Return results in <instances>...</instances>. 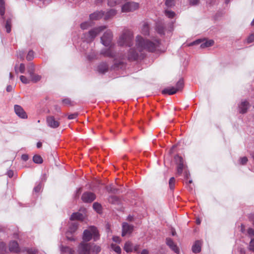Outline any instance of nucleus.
Segmentation results:
<instances>
[{
    "label": "nucleus",
    "instance_id": "1",
    "mask_svg": "<svg viewBox=\"0 0 254 254\" xmlns=\"http://www.w3.org/2000/svg\"><path fill=\"white\" fill-rule=\"evenodd\" d=\"M161 40L158 38L148 39L137 35L135 38V47L139 52H154L160 47Z\"/></svg>",
    "mask_w": 254,
    "mask_h": 254
},
{
    "label": "nucleus",
    "instance_id": "2",
    "mask_svg": "<svg viewBox=\"0 0 254 254\" xmlns=\"http://www.w3.org/2000/svg\"><path fill=\"white\" fill-rule=\"evenodd\" d=\"M133 35L129 30H125L120 36L118 43L121 46L130 47L133 44Z\"/></svg>",
    "mask_w": 254,
    "mask_h": 254
},
{
    "label": "nucleus",
    "instance_id": "3",
    "mask_svg": "<svg viewBox=\"0 0 254 254\" xmlns=\"http://www.w3.org/2000/svg\"><path fill=\"white\" fill-rule=\"evenodd\" d=\"M93 236L94 241H96L99 237L98 231L96 227L91 226L89 229L84 230L83 235V242L85 243L91 240Z\"/></svg>",
    "mask_w": 254,
    "mask_h": 254
},
{
    "label": "nucleus",
    "instance_id": "4",
    "mask_svg": "<svg viewBox=\"0 0 254 254\" xmlns=\"http://www.w3.org/2000/svg\"><path fill=\"white\" fill-rule=\"evenodd\" d=\"M144 57L143 52H139L137 49L130 48L128 52L127 59L129 61H134Z\"/></svg>",
    "mask_w": 254,
    "mask_h": 254
},
{
    "label": "nucleus",
    "instance_id": "5",
    "mask_svg": "<svg viewBox=\"0 0 254 254\" xmlns=\"http://www.w3.org/2000/svg\"><path fill=\"white\" fill-rule=\"evenodd\" d=\"M113 39V33L110 30H107L101 37V41L106 47H111Z\"/></svg>",
    "mask_w": 254,
    "mask_h": 254
},
{
    "label": "nucleus",
    "instance_id": "6",
    "mask_svg": "<svg viewBox=\"0 0 254 254\" xmlns=\"http://www.w3.org/2000/svg\"><path fill=\"white\" fill-rule=\"evenodd\" d=\"M91 245L85 242H82L78 246L77 253L78 254H90Z\"/></svg>",
    "mask_w": 254,
    "mask_h": 254
},
{
    "label": "nucleus",
    "instance_id": "7",
    "mask_svg": "<svg viewBox=\"0 0 254 254\" xmlns=\"http://www.w3.org/2000/svg\"><path fill=\"white\" fill-rule=\"evenodd\" d=\"M139 7V4L135 2H127L122 6V11L128 12L136 10Z\"/></svg>",
    "mask_w": 254,
    "mask_h": 254
},
{
    "label": "nucleus",
    "instance_id": "8",
    "mask_svg": "<svg viewBox=\"0 0 254 254\" xmlns=\"http://www.w3.org/2000/svg\"><path fill=\"white\" fill-rule=\"evenodd\" d=\"M78 223L76 222L72 223L69 226L68 230L66 233V238L70 241H75V239L71 235L75 233L78 228Z\"/></svg>",
    "mask_w": 254,
    "mask_h": 254
},
{
    "label": "nucleus",
    "instance_id": "9",
    "mask_svg": "<svg viewBox=\"0 0 254 254\" xmlns=\"http://www.w3.org/2000/svg\"><path fill=\"white\" fill-rule=\"evenodd\" d=\"M60 119L56 120L53 116H49L46 118V122L48 127L52 128H58L60 125Z\"/></svg>",
    "mask_w": 254,
    "mask_h": 254
},
{
    "label": "nucleus",
    "instance_id": "10",
    "mask_svg": "<svg viewBox=\"0 0 254 254\" xmlns=\"http://www.w3.org/2000/svg\"><path fill=\"white\" fill-rule=\"evenodd\" d=\"M175 160L177 164V173L179 175H181L186 168V166L184 164V159L182 157L177 155L175 157Z\"/></svg>",
    "mask_w": 254,
    "mask_h": 254
},
{
    "label": "nucleus",
    "instance_id": "11",
    "mask_svg": "<svg viewBox=\"0 0 254 254\" xmlns=\"http://www.w3.org/2000/svg\"><path fill=\"white\" fill-rule=\"evenodd\" d=\"M107 27L106 26H101L95 28H93L88 32V34L91 41L93 40L94 38L99 34L102 31L106 29Z\"/></svg>",
    "mask_w": 254,
    "mask_h": 254
},
{
    "label": "nucleus",
    "instance_id": "12",
    "mask_svg": "<svg viewBox=\"0 0 254 254\" xmlns=\"http://www.w3.org/2000/svg\"><path fill=\"white\" fill-rule=\"evenodd\" d=\"M28 73L29 74L30 82L31 81L34 83H36L40 80L41 76L34 73V68L33 65H31L28 67Z\"/></svg>",
    "mask_w": 254,
    "mask_h": 254
},
{
    "label": "nucleus",
    "instance_id": "13",
    "mask_svg": "<svg viewBox=\"0 0 254 254\" xmlns=\"http://www.w3.org/2000/svg\"><path fill=\"white\" fill-rule=\"evenodd\" d=\"M96 198L95 194L91 192H85L81 196L82 200L85 203H91Z\"/></svg>",
    "mask_w": 254,
    "mask_h": 254
},
{
    "label": "nucleus",
    "instance_id": "14",
    "mask_svg": "<svg viewBox=\"0 0 254 254\" xmlns=\"http://www.w3.org/2000/svg\"><path fill=\"white\" fill-rule=\"evenodd\" d=\"M133 230V226L131 225H129L127 223L124 222L122 225V236L124 237L127 234H131Z\"/></svg>",
    "mask_w": 254,
    "mask_h": 254
},
{
    "label": "nucleus",
    "instance_id": "15",
    "mask_svg": "<svg viewBox=\"0 0 254 254\" xmlns=\"http://www.w3.org/2000/svg\"><path fill=\"white\" fill-rule=\"evenodd\" d=\"M14 111L15 114L22 119H26L27 117L26 112L19 105H15L14 106Z\"/></svg>",
    "mask_w": 254,
    "mask_h": 254
},
{
    "label": "nucleus",
    "instance_id": "16",
    "mask_svg": "<svg viewBox=\"0 0 254 254\" xmlns=\"http://www.w3.org/2000/svg\"><path fill=\"white\" fill-rule=\"evenodd\" d=\"M9 250L10 252L19 253L20 250L18 243L15 241L10 242L9 244Z\"/></svg>",
    "mask_w": 254,
    "mask_h": 254
},
{
    "label": "nucleus",
    "instance_id": "17",
    "mask_svg": "<svg viewBox=\"0 0 254 254\" xmlns=\"http://www.w3.org/2000/svg\"><path fill=\"white\" fill-rule=\"evenodd\" d=\"M166 244L170 247V248L175 253H179V249L177 246L175 244L173 240L170 238H167L166 240Z\"/></svg>",
    "mask_w": 254,
    "mask_h": 254
},
{
    "label": "nucleus",
    "instance_id": "18",
    "mask_svg": "<svg viewBox=\"0 0 254 254\" xmlns=\"http://www.w3.org/2000/svg\"><path fill=\"white\" fill-rule=\"evenodd\" d=\"M101 54L105 57L115 58L116 53L111 49H103L101 51Z\"/></svg>",
    "mask_w": 254,
    "mask_h": 254
},
{
    "label": "nucleus",
    "instance_id": "19",
    "mask_svg": "<svg viewBox=\"0 0 254 254\" xmlns=\"http://www.w3.org/2000/svg\"><path fill=\"white\" fill-rule=\"evenodd\" d=\"M104 15L102 11H96L90 15V19L92 20H97L101 18Z\"/></svg>",
    "mask_w": 254,
    "mask_h": 254
},
{
    "label": "nucleus",
    "instance_id": "20",
    "mask_svg": "<svg viewBox=\"0 0 254 254\" xmlns=\"http://www.w3.org/2000/svg\"><path fill=\"white\" fill-rule=\"evenodd\" d=\"M202 242L200 241H196L192 247V251L194 253H198L201 251Z\"/></svg>",
    "mask_w": 254,
    "mask_h": 254
},
{
    "label": "nucleus",
    "instance_id": "21",
    "mask_svg": "<svg viewBox=\"0 0 254 254\" xmlns=\"http://www.w3.org/2000/svg\"><path fill=\"white\" fill-rule=\"evenodd\" d=\"M249 107V103L247 101H244L241 102L239 106L240 113L244 114L246 113L247 109Z\"/></svg>",
    "mask_w": 254,
    "mask_h": 254
},
{
    "label": "nucleus",
    "instance_id": "22",
    "mask_svg": "<svg viewBox=\"0 0 254 254\" xmlns=\"http://www.w3.org/2000/svg\"><path fill=\"white\" fill-rule=\"evenodd\" d=\"M178 92L174 87L167 88L162 90L163 94L173 95Z\"/></svg>",
    "mask_w": 254,
    "mask_h": 254
},
{
    "label": "nucleus",
    "instance_id": "23",
    "mask_svg": "<svg viewBox=\"0 0 254 254\" xmlns=\"http://www.w3.org/2000/svg\"><path fill=\"white\" fill-rule=\"evenodd\" d=\"M117 14V11L112 9L107 11L105 15V19L108 20L112 18Z\"/></svg>",
    "mask_w": 254,
    "mask_h": 254
},
{
    "label": "nucleus",
    "instance_id": "24",
    "mask_svg": "<svg viewBox=\"0 0 254 254\" xmlns=\"http://www.w3.org/2000/svg\"><path fill=\"white\" fill-rule=\"evenodd\" d=\"M84 216L83 214H82L80 213L79 212H75L72 213V214L71 215L70 219L71 220H82L83 219Z\"/></svg>",
    "mask_w": 254,
    "mask_h": 254
},
{
    "label": "nucleus",
    "instance_id": "25",
    "mask_svg": "<svg viewBox=\"0 0 254 254\" xmlns=\"http://www.w3.org/2000/svg\"><path fill=\"white\" fill-rule=\"evenodd\" d=\"M124 249L127 253L131 252L133 251L132 243L130 241L126 242L125 244Z\"/></svg>",
    "mask_w": 254,
    "mask_h": 254
},
{
    "label": "nucleus",
    "instance_id": "26",
    "mask_svg": "<svg viewBox=\"0 0 254 254\" xmlns=\"http://www.w3.org/2000/svg\"><path fill=\"white\" fill-rule=\"evenodd\" d=\"M141 32L144 35H149V26L147 23H144L141 29Z\"/></svg>",
    "mask_w": 254,
    "mask_h": 254
},
{
    "label": "nucleus",
    "instance_id": "27",
    "mask_svg": "<svg viewBox=\"0 0 254 254\" xmlns=\"http://www.w3.org/2000/svg\"><path fill=\"white\" fill-rule=\"evenodd\" d=\"M5 2L4 0H0V14L2 16V19L4 18V15L5 13Z\"/></svg>",
    "mask_w": 254,
    "mask_h": 254
},
{
    "label": "nucleus",
    "instance_id": "28",
    "mask_svg": "<svg viewBox=\"0 0 254 254\" xmlns=\"http://www.w3.org/2000/svg\"><path fill=\"white\" fill-rule=\"evenodd\" d=\"M108 65L105 63L100 64L98 66V70L101 72H105L108 70Z\"/></svg>",
    "mask_w": 254,
    "mask_h": 254
},
{
    "label": "nucleus",
    "instance_id": "29",
    "mask_svg": "<svg viewBox=\"0 0 254 254\" xmlns=\"http://www.w3.org/2000/svg\"><path fill=\"white\" fill-rule=\"evenodd\" d=\"M183 87H184V80L182 78H181L177 82L176 85V87H175V89H176V90L177 91H179L182 90V89L183 88Z\"/></svg>",
    "mask_w": 254,
    "mask_h": 254
},
{
    "label": "nucleus",
    "instance_id": "30",
    "mask_svg": "<svg viewBox=\"0 0 254 254\" xmlns=\"http://www.w3.org/2000/svg\"><path fill=\"white\" fill-rule=\"evenodd\" d=\"M214 43V42L213 40H207V41H205V42L202 43L200 45V47L201 48L209 47H210V46L213 45Z\"/></svg>",
    "mask_w": 254,
    "mask_h": 254
},
{
    "label": "nucleus",
    "instance_id": "31",
    "mask_svg": "<svg viewBox=\"0 0 254 254\" xmlns=\"http://www.w3.org/2000/svg\"><path fill=\"white\" fill-rule=\"evenodd\" d=\"M156 31L159 34H164L165 31V27L162 24H157L156 25Z\"/></svg>",
    "mask_w": 254,
    "mask_h": 254
},
{
    "label": "nucleus",
    "instance_id": "32",
    "mask_svg": "<svg viewBox=\"0 0 254 254\" xmlns=\"http://www.w3.org/2000/svg\"><path fill=\"white\" fill-rule=\"evenodd\" d=\"M106 190L111 193H117L118 190L114 188L113 185H110L106 187Z\"/></svg>",
    "mask_w": 254,
    "mask_h": 254
},
{
    "label": "nucleus",
    "instance_id": "33",
    "mask_svg": "<svg viewBox=\"0 0 254 254\" xmlns=\"http://www.w3.org/2000/svg\"><path fill=\"white\" fill-rule=\"evenodd\" d=\"M91 251L95 254H97L101 251V248L99 246L91 245Z\"/></svg>",
    "mask_w": 254,
    "mask_h": 254
},
{
    "label": "nucleus",
    "instance_id": "34",
    "mask_svg": "<svg viewBox=\"0 0 254 254\" xmlns=\"http://www.w3.org/2000/svg\"><path fill=\"white\" fill-rule=\"evenodd\" d=\"M33 160L35 163L41 164L43 162V159L41 156L35 155L33 157Z\"/></svg>",
    "mask_w": 254,
    "mask_h": 254
},
{
    "label": "nucleus",
    "instance_id": "35",
    "mask_svg": "<svg viewBox=\"0 0 254 254\" xmlns=\"http://www.w3.org/2000/svg\"><path fill=\"white\" fill-rule=\"evenodd\" d=\"M94 209L98 213H100L101 211L102 206L101 205L98 203L95 202L93 204Z\"/></svg>",
    "mask_w": 254,
    "mask_h": 254
},
{
    "label": "nucleus",
    "instance_id": "36",
    "mask_svg": "<svg viewBox=\"0 0 254 254\" xmlns=\"http://www.w3.org/2000/svg\"><path fill=\"white\" fill-rule=\"evenodd\" d=\"M122 0H108V4L110 6H114L122 2Z\"/></svg>",
    "mask_w": 254,
    "mask_h": 254
},
{
    "label": "nucleus",
    "instance_id": "37",
    "mask_svg": "<svg viewBox=\"0 0 254 254\" xmlns=\"http://www.w3.org/2000/svg\"><path fill=\"white\" fill-rule=\"evenodd\" d=\"M62 251L64 252L68 253L70 254H73L74 253V250L69 247H63L62 248Z\"/></svg>",
    "mask_w": 254,
    "mask_h": 254
},
{
    "label": "nucleus",
    "instance_id": "38",
    "mask_svg": "<svg viewBox=\"0 0 254 254\" xmlns=\"http://www.w3.org/2000/svg\"><path fill=\"white\" fill-rule=\"evenodd\" d=\"M124 64L123 61H118L116 58L114 60V66L115 67L121 68Z\"/></svg>",
    "mask_w": 254,
    "mask_h": 254
},
{
    "label": "nucleus",
    "instance_id": "39",
    "mask_svg": "<svg viewBox=\"0 0 254 254\" xmlns=\"http://www.w3.org/2000/svg\"><path fill=\"white\" fill-rule=\"evenodd\" d=\"M111 247L112 248V249L115 252H116L118 254H120L121 253V248L119 246H117L115 244H112L111 245Z\"/></svg>",
    "mask_w": 254,
    "mask_h": 254
},
{
    "label": "nucleus",
    "instance_id": "40",
    "mask_svg": "<svg viewBox=\"0 0 254 254\" xmlns=\"http://www.w3.org/2000/svg\"><path fill=\"white\" fill-rule=\"evenodd\" d=\"M169 185L170 189L171 190H173L175 188V179L174 177H171L170 179L169 182Z\"/></svg>",
    "mask_w": 254,
    "mask_h": 254
},
{
    "label": "nucleus",
    "instance_id": "41",
    "mask_svg": "<svg viewBox=\"0 0 254 254\" xmlns=\"http://www.w3.org/2000/svg\"><path fill=\"white\" fill-rule=\"evenodd\" d=\"M108 201L111 203L115 204L118 202V198L116 196H111L109 197Z\"/></svg>",
    "mask_w": 254,
    "mask_h": 254
},
{
    "label": "nucleus",
    "instance_id": "42",
    "mask_svg": "<svg viewBox=\"0 0 254 254\" xmlns=\"http://www.w3.org/2000/svg\"><path fill=\"white\" fill-rule=\"evenodd\" d=\"M165 15L170 18H173L175 15V13L174 11L166 10L165 11Z\"/></svg>",
    "mask_w": 254,
    "mask_h": 254
},
{
    "label": "nucleus",
    "instance_id": "43",
    "mask_svg": "<svg viewBox=\"0 0 254 254\" xmlns=\"http://www.w3.org/2000/svg\"><path fill=\"white\" fill-rule=\"evenodd\" d=\"M20 80L24 84H28L30 82V78L28 79L24 75H21L20 76Z\"/></svg>",
    "mask_w": 254,
    "mask_h": 254
},
{
    "label": "nucleus",
    "instance_id": "44",
    "mask_svg": "<svg viewBox=\"0 0 254 254\" xmlns=\"http://www.w3.org/2000/svg\"><path fill=\"white\" fill-rule=\"evenodd\" d=\"M5 28L7 33L11 31V20L10 19H7L6 21Z\"/></svg>",
    "mask_w": 254,
    "mask_h": 254
},
{
    "label": "nucleus",
    "instance_id": "45",
    "mask_svg": "<svg viewBox=\"0 0 254 254\" xmlns=\"http://www.w3.org/2000/svg\"><path fill=\"white\" fill-rule=\"evenodd\" d=\"M6 250V246L4 243L0 242V254H3Z\"/></svg>",
    "mask_w": 254,
    "mask_h": 254
},
{
    "label": "nucleus",
    "instance_id": "46",
    "mask_svg": "<svg viewBox=\"0 0 254 254\" xmlns=\"http://www.w3.org/2000/svg\"><path fill=\"white\" fill-rule=\"evenodd\" d=\"M34 58V52L32 51H29L27 56H26V59L28 61H31Z\"/></svg>",
    "mask_w": 254,
    "mask_h": 254
},
{
    "label": "nucleus",
    "instance_id": "47",
    "mask_svg": "<svg viewBox=\"0 0 254 254\" xmlns=\"http://www.w3.org/2000/svg\"><path fill=\"white\" fill-rule=\"evenodd\" d=\"M27 254H36L38 253V251L36 249H27L25 250Z\"/></svg>",
    "mask_w": 254,
    "mask_h": 254
},
{
    "label": "nucleus",
    "instance_id": "48",
    "mask_svg": "<svg viewBox=\"0 0 254 254\" xmlns=\"http://www.w3.org/2000/svg\"><path fill=\"white\" fill-rule=\"evenodd\" d=\"M63 104L65 105H72L71 100L69 98H65L62 100Z\"/></svg>",
    "mask_w": 254,
    "mask_h": 254
},
{
    "label": "nucleus",
    "instance_id": "49",
    "mask_svg": "<svg viewBox=\"0 0 254 254\" xmlns=\"http://www.w3.org/2000/svg\"><path fill=\"white\" fill-rule=\"evenodd\" d=\"M165 4L168 7H171L174 5V0H166Z\"/></svg>",
    "mask_w": 254,
    "mask_h": 254
},
{
    "label": "nucleus",
    "instance_id": "50",
    "mask_svg": "<svg viewBox=\"0 0 254 254\" xmlns=\"http://www.w3.org/2000/svg\"><path fill=\"white\" fill-rule=\"evenodd\" d=\"M254 42V33L250 35L247 39V43H251Z\"/></svg>",
    "mask_w": 254,
    "mask_h": 254
},
{
    "label": "nucleus",
    "instance_id": "51",
    "mask_svg": "<svg viewBox=\"0 0 254 254\" xmlns=\"http://www.w3.org/2000/svg\"><path fill=\"white\" fill-rule=\"evenodd\" d=\"M42 189V185L41 184H39L37 186H36L34 188V191L36 192H39Z\"/></svg>",
    "mask_w": 254,
    "mask_h": 254
},
{
    "label": "nucleus",
    "instance_id": "52",
    "mask_svg": "<svg viewBox=\"0 0 254 254\" xmlns=\"http://www.w3.org/2000/svg\"><path fill=\"white\" fill-rule=\"evenodd\" d=\"M250 250L254 252V238L252 239L249 246Z\"/></svg>",
    "mask_w": 254,
    "mask_h": 254
},
{
    "label": "nucleus",
    "instance_id": "53",
    "mask_svg": "<svg viewBox=\"0 0 254 254\" xmlns=\"http://www.w3.org/2000/svg\"><path fill=\"white\" fill-rule=\"evenodd\" d=\"M248 162V158L246 157H243L240 159V163L242 165L246 164Z\"/></svg>",
    "mask_w": 254,
    "mask_h": 254
},
{
    "label": "nucleus",
    "instance_id": "54",
    "mask_svg": "<svg viewBox=\"0 0 254 254\" xmlns=\"http://www.w3.org/2000/svg\"><path fill=\"white\" fill-rule=\"evenodd\" d=\"M19 71L20 73H23L25 71V65L23 64H21L19 67Z\"/></svg>",
    "mask_w": 254,
    "mask_h": 254
},
{
    "label": "nucleus",
    "instance_id": "55",
    "mask_svg": "<svg viewBox=\"0 0 254 254\" xmlns=\"http://www.w3.org/2000/svg\"><path fill=\"white\" fill-rule=\"evenodd\" d=\"M89 25L88 22H84L80 24V27L82 29H86L89 27Z\"/></svg>",
    "mask_w": 254,
    "mask_h": 254
},
{
    "label": "nucleus",
    "instance_id": "56",
    "mask_svg": "<svg viewBox=\"0 0 254 254\" xmlns=\"http://www.w3.org/2000/svg\"><path fill=\"white\" fill-rule=\"evenodd\" d=\"M78 116L77 113H73L70 115H69L68 116V119L69 120H72L75 119Z\"/></svg>",
    "mask_w": 254,
    "mask_h": 254
},
{
    "label": "nucleus",
    "instance_id": "57",
    "mask_svg": "<svg viewBox=\"0 0 254 254\" xmlns=\"http://www.w3.org/2000/svg\"><path fill=\"white\" fill-rule=\"evenodd\" d=\"M248 233L250 235L254 236V230L252 228H249L248 230Z\"/></svg>",
    "mask_w": 254,
    "mask_h": 254
},
{
    "label": "nucleus",
    "instance_id": "58",
    "mask_svg": "<svg viewBox=\"0 0 254 254\" xmlns=\"http://www.w3.org/2000/svg\"><path fill=\"white\" fill-rule=\"evenodd\" d=\"M190 2L191 5H195L198 3L199 0H190Z\"/></svg>",
    "mask_w": 254,
    "mask_h": 254
},
{
    "label": "nucleus",
    "instance_id": "59",
    "mask_svg": "<svg viewBox=\"0 0 254 254\" xmlns=\"http://www.w3.org/2000/svg\"><path fill=\"white\" fill-rule=\"evenodd\" d=\"M7 174L9 178H11L13 176V172L12 170H9L7 171Z\"/></svg>",
    "mask_w": 254,
    "mask_h": 254
},
{
    "label": "nucleus",
    "instance_id": "60",
    "mask_svg": "<svg viewBox=\"0 0 254 254\" xmlns=\"http://www.w3.org/2000/svg\"><path fill=\"white\" fill-rule=\"evenodd\" d=\"M21 158L23 160L26 161L28 159V156L26 154H23L21 156Z\"/></svg>",
    "mask_w": 254,
    "mask_h": 254
},
{
    "label": "nucleus",
    "instance_id": "61",
    "mask_svg": "<svg viewBox=\"0 0 254 254\" xmlns=\"http://www.w3.org/2000/svg\"><path fill=\"white\" fill-rule=\"evenodd\" d=\"M113 240L114 242H117V243H120V239L118 237H115V236L113 237Z\"/></svg>",
    "mask_w": 254,
    "mask_h": 254
},
{
    "label": "nucleus",
    "instance_id": "62",
    "mask_svg": "<svg viewBox=\"0 0 254 254\" xmlns=\"http://www.w3.org/2000/svg\"><path fill=\"white\" fill-rule=\"evenodd\" d=\"M12 90V87L11 85H8L6 87V91L7 92H10Z\"/></svg>",
    "mask_w": 254,
    "mask_h": 254
},
{
    "label": "nucleus",
    "instance_id": "63",
    "mask_svg": "<svg viewBox=\"0 0 254 254\" xmlns=\"http://www.w3.org/2000/svg\"><path fill=\"white\" fill-rule=\"evenodd\" d=\"M138 249H139V245H136L134 247H133V250H134V251L135 252H137Z\"/></svg>",
    "mask_w": 254,
    "mask_h": 254
},
{
    "label": "nucleus",
    "instance_id": "64",
    "mask_svg": "<svg viewBox=\"0 0 254 254\" xmlns=\"http://www.w3.org/2000/svg\"><path fill=\"white\" fill-rule=\"evenodd\" d=\"M141 254H148V251L147 250L144 249L142 251Z\"/></svg>",
    "mask_w": 254,
    "mask_h": 254
}]
</instances>
